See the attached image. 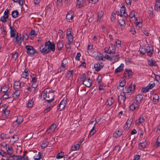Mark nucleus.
<instances>
[{"label": "nucleus", "instance_id": "obj_1", "mask_svg": "<svg viewBox=\"0 0 160 160\" xmlns=\"http://www.w3.org/2000/svg\"><path fill=\"white\" fill-rule=\"evenodd\" d=\"M40 50L43 53L47 54L50 51L53 52L55 50V44L49 41L47 42H45V44L40 47Z\"/></svg>", "mask_w": 160, "mask_h": 160}, {"label": "nucleus", "instance_id": "obj_2", "mask_svg": "<svg viewBox=\"0 0 160 160\" xmlns=\"http://www.w3.org/2000/svg\"><path fill=\"white\" fill-rule=\"evenodd\" d=\"M143 98V95L141 94H138L136 96L134 102L130 106V109L133 111H136L138 109L142 101Z\"/></svg>", "mask_w": 160, "mask_h": 160}, {"label": "nucleus", "instance_id": "obj_3", "mask_svg": "<svg viewBox=\"0 0 160 160\" xmlns=\"http://www.w3.org/2000/svg\"><path fill=\"white\" fill-rule=\"evenodd\" d=\"M136 12L133 10H132L129 12V15L128 16L129 17L130 21L131 22H134L137 27L138 26L139 28H141L142 26L141 22H138V19L136 17L135 13Z\"/></svg>", "mask_w": 160, "mask_h": 160}, {"label": "nucleus", "instance_id": "obj_4", "mask_svg": "<svg viewBox=\"0 0 160 160\" xmlns=\"http://www.w3.org/2000/svg\"><path fill=\"white\" fill-rule=\"evenodd\" d=\"M25 48L27 54L31 57L33 56L35 53H37L34 48L31 45H26Z\"/></svg>", "mask_w": 160, "mask_h": 160}, {"label": "nucleus", "instance_id": "obj_5", "mask_svg": "<svg viewBox=\"0 0 160 160\" xmlns=\"http://www.w3.org/2000/svg\"><path fill=\"white\" fill-rule=\"evenodd\" d=\"M115 50V45L112 44H110L109 47L104 48L105 52L109 54L114 53Z\"/></svg>", "mask_w": 160, "mask_h": 160}, {"label": "nucleus", "instance_id": "obj_6", "mask_svg": "<svg viewBox=\"0 0 160 160\" xmlns=\"http://www.w3.org/2000/svg\"><path fill=\"white\" fill-rule=\"evenodd\" d=\"M12 41L14 44L20 45L22 42L21 34L18 33H17L16 37L13 39Z\"/></svg>", "mask_w": 160, "mask_h": 160}, {"label": "nucleus", "instance_id": "obj_7", "mask_svg": "<svg viewBox=\"0 0 160 160\" xmlns=\"http://www.w3.org/2000/svg\"><path fill=\"white\" fill-rule=\"evenodd\" d=\"M135 89V86L134 85L131 84L129 87H126L124 88L123 89V92L125 93H129L133 92Z\"/></svg>", "mask_w": 160, "mask_h": 160}, {"label": "nucleus", "instance_id": "obj_8", "mask_svg": "<svg viewBox=\"0 0 160 160\" xmlns=\"http://www.w3.org/2000/svg\"><path fill=\"white\" fill-rule=\"evenodd\" d=\"M67 103V99L66 98H64L61 101L58 106V109L60 111H61L65 107Z\"/></svg>", "mask_w": 160, "mask_h": 160}, {"label": "nucleus", "instance_id": "obj_9", "mask_svg": "<svg viewBox=\"0 0 160 160\" xmlns=\"http://www.w3.org/2000/svg\"><path fill=\"white\" fill-rule=\"evenodd\" d=\"M57 127V125L56 124L54 123L52 124L49 128L47 129L46 132V133L48 134H49L53 132Z\"/></svg>", "mask_w": 160, "mask_h": 160}, {"label": "nucleus", "instance_id": "obj_10", "mask_svg": "<svg viewBox=\"0 0 160 160\" xmlns=\"http://www.w3.org/2000/svg\"><path fill=\"white\" fill-rule=\"evenodd\" d=\"M74 13L73 11H70L67 13L66 18L67 21L69 22H71L73 18Z\"/></svg>", "mask_w": 160, "mask_h": 160}, {"label": "nucleus", "instance_id": "obj_11", "mask_svg": "<svg viewBox=\"0 0 160 160\" xmlns=\"http://www.w3.org/2000/svg\"><path fill=\"white\" fill-rule=\"evenodd\" d=\"M126 98V95L125 93L123 92H122L121 94L119 96L118 98V100L120 103H124Z\"/></svg>", "mask_w": 160, "mask_h": 160}, {"label": "nucleus", "instance_id": "obj_12", "mask_svg": "<svg viewBox=\"0 0 160 160\" xmlns=\"http://www.w3.org/2000/svg\"><path fill=\"white\" fill-rule=\"evenodd\" d=\"M3 147L5 148L7 153L9 155H12L13 153L12 148L10 146L7 145V144L2 146Z\"/></svg>", "mask_w": 160, "mask_h": 160}, {"label": "nucleus", "instance_id": "obj_13", "mask_svg": "<svg viewBox=\"0 0 160 160\" xmlns=\"http://www.w3.org/2000/svg\"><path fill=\"white\" fill-rule=\"evenodd\" d=\"M82 83L88 87H90L92 84V82L90 78H88L86 79L83 80Z\"/></svg>", "mask_w": 160, "mask_h": 160}, {"label": "nucleus", "instance_id": "obj_14", "mask_svg": "<svg viewBox=\"0 0 160 160\" xmlns=\"http://www.w3.org/2000/svg\"><path fill=\"white\" fill-rule=\"evenodd\" d=\"M104 66L103 63L102 62H98L94 64V68L97 71H100Z\"/></svg>", "mask_w": 160, "mask_h": 160}, {"label": "nucleus", "instance_id": "obj_15", "mask_svg": "<svg viewBox=\"0 0 160 160\" xmlns=\"http://www.w3.org/2000/svg\"><path fill=\"white\" fill-rule=\"evenodd\" d=\"M132 122V118L128 119L127 121L126 125L124 127V129L128 130L131 126Z\"/></svg>", "mask_w": 160, "mask_h": 160}, {"label": "nucleus", "instance_id": "obj_16", "mask_svg": "<svg viewBox=\"0 0 160 160\" xmlns=\"http://www.w3.org/2000/svg\"><path fill=\"white\" fill-rule=\"evenodd\" d=\"M9 29H10V37H15V35L17 34V31L14 28L11 27L10 25H9Z\"/></svg>", "mask_w": 160, "mask_h": 160}, {"label": "nucleus", "instance_id": "obj_17", "mask_svg": "<svg viewBox=\"0 0 160 160\" xmlns=\"http://www.w3.org/2000/svg\"><path fill=\"white\" fill-rule=\"evenodd\" d=\"M104 12L103 11L101 10L98 12L97 14V22L98 23H99L101 21V18L103 16Z\"/></svg>", "mask_w": 160, "mask_h": 160}, {"label": "nucleus", "instance_id": "obj_18", "mask_svg": "<svg viewBox=\"0 0 160 160\" xmlns=\"http://www.w3.org/2000/svg\"><path fill=\"white\" fill-rule=\"evenodd\" d=\"M114 102V99L112 97L109 98L105 103V104L107 107L111 106Z\"/></svg>", "mask_w": 160, "mask_h": 160}, {"label": "nucleus", "instance_id": "obj_19", "mask_svg": "<svg viewBox=\"0 0 160 160\" xmlns=\"http://www.w3.org/2000/svg\"><path fill=\"white\" fill-rule=\"evenodd\" d=\"M125 7L122 6L120 9V16H124L125 17H128V14L125 12Z\"/></svg>", "mask_w": 160, "mask_h": 160}, {"label": "nucleus", "instance_id": "obj_20", "mask_svg": "<svg viewBox=\"0 0 160 160\" xmlns=\"http://www.w3.org/2000/svg\"><path fill=\"white\" fill-rule=\"evenodd\" d=\"M29 74L28 70L27 69H25L24 72L22 74V77L23 78L28 79Z\"/></svg>", "mask_w": 160, "mask_h": 160}, {"label": "nucleus", "instance_id": "obj_21", "mask_svg": "<svg viewBox=\"0 0 160 160\" xmlns=\"http://www.w3.org/2000/svg\"><path fill=\"white\" fill-rule=\"evenodd\" d=\"M9 87L8 85H5L3 86L1 88V92L2 93H6L8 92H9Z\"/></svg>", "mask_w": 160, "mask_h": 160}, {"label": "nucleus", "instance_id": "obj_22", "mask_svg": "<svg viewBox=\"0 0 160 160\" xmlns=\"http://www.w3.org/2000/svg\"><path fill=\"white\" fill-rule=\"evenodd\" d=\"M23 120V119L22 116H18L17 119L16 120V121L13 122V124L14 125L16 122H17V124L16 125V126H18L19 124H20L22 122Z\"/></svg>", "mask_w": 160, "mask_h": 160}, {"label": "nucleus", "instance_id": "obj_23", "mask_svg": "<svg viewBox=\"0 0 160 160\" xmlns=\"http://www.w3.org/2000/svg\"><path fill=\"white\" fill-rule=\"evenodd\" d=\"M124 74L125 77L129 78L132 76V72L131 70H126Z\"/></svg>", "mask_w": 160, "mask_h": 160}, {"label": "nucleus", "instance_id": "obj_24", "mask_svg": "<svg viewBox=\"0 0 160 160\" xmlns=\"http://www.w3.org/2000/svg\"><path fill=\"white\" fill-rule=\"evenodd\" d=\"M18 160H29L28 157L25 153L22 155H18Z\"/></svg>", "mask_w": 160, "mask_h": 160}, {"label": "nucleus", "instance_id": "obj_25", "mask_svg": "<svg viewBox=\"0 0 160 160\" xmlns=\"http://www.w3.org/2000/svg\"><path fill=\"white\" fill-rule=\"evenodd\" d=\"M84 0H77V7L78 8H81L84 7Z\"/></svg>", "mask_w": 160, "mask_h": 160}, {"label": "nucleus", "instance_id": "obj_26", "mask_svg": "<svg viewBox=\"0 0 160 160\" xmlns=\"http://www.w3.org/2000/svg\"><path fill=\"white\" fill-rule=\"evenodd\" d=\"M156 3L154 7V10L157 11L160 10V0H155Z\"/></svg>", "mask_w": 160, "mask_h": 160}, {"label": "nucleus", "instance_id": "obj_27", "mask_svg": "<svg viewBox=\"0 0 160 160\" xmlns=\"http://www.w3.org/2000/svg\"><path fill=\"white\" fill-rule=\"evenodd\" d=\"M118 22L120 24V28L122 29H123L125 26V20L122 19H120L118 20Z\"/></svg>", "mask_w": 160, "mask_h": 160}, {"label": "nucleus", "instance_id": "obj_28", "mask_svg": "<svg viewBox=\"0 0 160 160\" xmlns=\"http://www.w3.org/2000/svg\"><path fill=\"white\" fill-rule=\"evenodd\" d=\"M16 90H15V92L13 94V97L14 98H18L20 95L21 93V91L19 89H16Z\"/></svg>", "mask_w": 160, "mask_h": 160}, {"label": "nucleus", "instance_id": "obj_29", "mask_svg": "<svg viewBox=\"0 0 160 160\" xmlns=\"http://www.w3.org/2000/svg\"><path fill=\"white\" fill-rule=\"evenodd\" d=\"M124 67V64L122 63L121 64L119 67H118L115 71V73H117L120 72L123 70Z\"/></svg>", "mask_w": 160, "mask_h": 160}, {"label": "nucleus", "instance_id": "obj_30", "mask_svg": "<svg viewBox=\"0 0 160 160\" xmlns=\"http://www.w3.org/2000/svg\"><path fill=\"white\" fill-rule=\"evenodd\" d=\"M122 134V132L121 131L118 130L116 131L113 134V137L116 138L121 136Z\"/></svg>", "mask_w": 160, "mask_h": 160}, {"label": "nucleus", "instance_id": "obj_31", "mask_svg": "<svg viewBox=\"0 0 160 160\" xmlns=\"http://www.w3.org/2000/svg\"><path fill=\"white\" fill-rule=\"evenodd\" d=\"M152 47H147V53L148 56L150 57H151L153 52V51L152 50Z\"/></svg>", "mask_w": 160, "mask_h": 160}, {"label": "nucleus", "instance_id": "obj_32", "mask_svg": "<svg viewBox=\"0 0 160 160\" xmlns=\"http://www.w3.org/2000/svg\"><path fill=\"white\" fill-rule=\"evenodd\" d=\"M93 45L88 44V46L87 52L89 55L92 53L93 51Z\"/></svg>", "mask_w": 160, "mask_h": 160}, {"label": "nucleus", "instance_id": "obj_33", "mask_svg": "<svg viewBox=\"0 0 160 160\" xmlns=\"http://www.w3.org/2000/svg\"><path fill=\"white\" fill-rule=\"evenodd\" d=\"M49 143L47 139H46L44 140L41 146L42 148H44L46 147L48 145Z\"/></svg>", "mask_w": 160, "mask_h": 160}, {"label": "nucleus", "instance_id": "obj_34", "mask_svg": "<svg viewBox=\"0 0 160 160\" xmlns=\"http://www.w3.org/2000/svg\"><path fill=\"white\" fill-rule=\"evenodd\" d=\"M67 63V62H65V60H63L62 61L61 66V71H65Z\"/></svg>", "mask_w": 160, "mask_h": 160}, {"label": "nucleus", "instance_id": "obj_35", "mask_svg": "<svg viewBox=\"0 0 160 160\" xmlns=\"http://www.w3.org/2000/svg\"><path fill=\"white\" fill-rule=\"evenodd\" d=\"M2 110L4 111L5 117H8L10 111V108H8L6 109H2Z\"/></svg>", "mask_w": 160, "mask_h": 160}, {"label": "nucleus", "instance_id": "obj_36", "mask_svg": "<svg viewBox=\"0 0 160 160\" xmlns=\"http://www.w3.org/2000/svg\"><path fill=\"white\" fill-rule=\"evenodd\" d=\"M66 38L68 39V42H72L73 40V34L67 35L66 36Z\"/></svg>", "mask_w": 160, "mask_h": 160}, {"label": "nucleus", "instance_id": "obj_37", "mask_svg": "<svg viewBox=\"0 0 160 160\" xmlns=\"http://www.w3.org/2000/svg\"><path fill=\"white\" fill-rule=\"evenodd\" d=\"M148 65L150 66H155L156 63V62L152 59L148 60Z\"/></svg>", "mask_w": 160, "mask_h": 160}, {"label": "nucleus", "instance_id": "obj_38", "mask_svg": "<svg viewBox=\"0 0 160 160\" xmlns=\"http://www.w3.org/2000/svg\"><path fill=\"white\" fill-rule=\"evenodd\" d=\"M14 88L15 89H19L20 88V82L18 81H16L15 82L14 84Z\"/></svg>", "mask_w": 160, "mask_h": 160}, {"label": "nucleus", "instance_id": "obj_39", "mask_svg": "<svg viewBox=\"0 0 160 160\" xmlns=\"http://www.w3.org/2000/svg\"><path fill=\"white\" fill-rule=\"evenodd\" d=\"M3 93V94L2 95V98L3 99L6 100L10 98L9 92Z\"/></svg>", "mask_w": 160, "mask_h": 160}, {"label": "nucleus", "instance_id": "obj_40", "mask_svg": "<svg viewBox=\"0 0 160 160\" xmlns=\"http://www.w3.org/2000/svg\"><path fill=\"white\" fill-rule=\"evenodd\" d=\"M63 43L62 41H59L57 43V47L59 50H61L63 46Z\"/></svg>", "mask_w": 160, "mask_h": 160}, {"label": "nucleus", "instance_id": "obj_41", "mask_svg": "<svg viewBox=\"0 0 160 160\" xmlns=\"http://www.w3.org/2000/svg\"><path fill=\"white\" fill-rule=\"evenodd\" d=\"M115 45L116 47L119 48L121 47V41L119 39H116L115 42Z\"/></svg>", "mask_w": 160, "mask_h": 160}, {"label": "nucleus", "instance_id": "obj_42", "mask_svg": "<svg viewBox=\"0 0 160 160\" xmlns=\"http://www.w3.org/2000/svg\"><path fill=\"white\" fill-rule=\"evenodd\" d=\"M34 158L35 160H39L41 158V153L40 152H38L35 154Z\"/></svg>", "mask_w": 160, "mask_h": 160}, {"label": "nucleus", "instance_id": "obj_43", "mask_svg": "<svg viewBox=\"0 0 160 160\" xmlns=\"http://www.w3.org/2000/svg\"><path fill=\"white\" fill-rule=\"evenodd\" d=\"M159 97L158 94H155L153 97V101L155 104L157 103L158 101Z\"/></svg>", "mask_w": 160, "mask_h": 160}, {"label": "nucleus", "instance_id": "obj_44", "mask_svg": "<svg viewBox=\"0 0 160 160\" xmlns=\"http://www.w3.org/2000/svg\"><path fill=\"white\" fill-rule=\"evenodd\" d=\"M147 50V48L146 49L144 47H141L139 49L140 53L142 54H144L146 52Z\"/></svg>", "mask_w": 160, "mask_h": 160}, {"label": "nucleus", "instance_id": "obj_45", "mask_svg": "<svg viewBox=\"0 0 160 160\" xmlns=\"http://www.w3.org/2000/svg\"><path fill=\"white\" fill-rule=\"evenodd\" d=\"M119 86L118 87V88L119 87H123L126 84V81L125 80L121 81L120 80L119 81Z\"/></svg>", "mask_w": 160, "mask_h": 160}, {"label": "nucleus", "instance_id": "obj_46", "mask_svg": "<svg viewBox=\"0 0 160 160\" xmlns=\"http://www.w3.org/2000/svg\"><path fill=\"white\" fill-rule=\"evenodd\" d=\"M147 145V143L146 142H141L139 145V148H140L141 149H144L145 148Z\"/></svg>", "mask_w": 160, "mask_h": 160}, {"label": "nucleus", "instance_id": "obj_47", "mask_svg": "<svg viewBox=\"0 0 160 160\" xmlns=\"http://www.w3.org/2000/svg\"><path fill=\"white\" fill-rule=\"evenodd\" d=\"M1 138L2 140H4L8 138L9 136L6 134L2 133L1 135Z\"/></svg>", "mask_w": 160, "mask_h": 160}, {"label": "nucleus", "instance_id": "obj_48", "mask_svg": "<svg viewBox=\"0 0 160 160\" xmlns=\"http://www.w3.org/2000/svg\"><path fill=\"white\" fill-rule=\"evenodd\" d=\"M33 102L32 99L29 100L27 104V107L28 108H31L33 105Z\"/></svg>", "mask_w": 160, "mask_h": 160}, {"label": "nucleus", "instance_id": "obj_49", "mask_svg": "<svg viewBox=\"0 0 160 160\" xmlns=\"http://www.w3.org/2000/svg\"><path fill=\"white\" fill-rule=\"evenodd\" d=\"M64 156V153L62 152H61L57 155L56 158L58 159H60L62 158Z\"/></svg>", "mask_w": 160, "mask_h": 160}, {"label": "nucleus", "instance_id": "obj_50", "mask_svg": "<svg viewBox=\"0 0 160 160\" xmlns=\"http://www.w3.org/2000/svg\"><path fill=\"white\" fill-rule=\"evenodd\" d=\"M18 53L16 52L15 53L12 54L11 59L14 60H15L18 58Z\"/></svg>", "mask_w": 160, "mask_h": 160}, {"label": "nucleus", "instance_id": "obj_51", "mask_svg": "<svg viewBox=\"0 0 160 160\" xmlns=\"http://www.w3.org/2000/svg\"><path fill=\"white\" fill-rule=\"evenodd\" d=\"M18 14V12L17 10L14 11L12 12V15L13 18H16Z\"/></svg>", "mask_w": 160, "mask_h": 160}, {"label": "nucleus", "instance_id": "obj_52", "mask_svg": "<svg viewBox=\"0 0 160 160\" xmlns=\"http://www.w3.org/2000/svg\"><path fill=\"white\" fill-rule=\"evenodd\" d=\"M73 70H70L69 71H68L67 74H66V77H68V79H69V78L72 76L73 75Z\"/></svg>", "mask_w": 160, "mask_h": 160}, {"label": "nucleus", "instance_id": "obj_53", "mask_svg": "<svg viewBox=\"0 0 160 160\" xmlns=\"http://www.w3.org/2000/svg\"><path fill=\"white\" fill-rule=\"evenodd\" d=\"M79 148L78 145L76 144L72 147L71 149L72 151H75L78 150Z\"/></svg>", "mask_w": 160, "mask_h": 160}, {"label": "nucleus", "instance_id": "obj_54", "mask_svg": "<svg viewBox=\"0 0 160 160\" xmlns=\"http://www.w3.org/2000/svg\"><path fill=\"white\" fill-rule=\"evenodd\" d=\"M18 155H13L8 157V160H18Z\"/></svg>", "mask_w": 160, "mask_h": 160}, {"label": "nucleus", "instance_id": "obj_55", "mask_svg": "<svg viewBox=\"0 0 160 160\" xmlns=\"http://www.w3.org/2000/svg\"><path fill=\"white\" fill-rule=\"evenodd\" d=\"M102 76L101 75H99L97 79V81L98 83L100 84L102 82Z\"/></svg>", "mask_w": 160, "mask_h": 160}, {"label": "nucleus", "instance_id": "obj_56", "mask_svg": "<svg viewBox=\"0 0 160 160\" xmlns=\"http://www.w3.org/2000/svg\"><path fill=\"white\" fill-rule=\"evenodd\" d=\"M144 122V119L142 117H140L138 120L136 121V123L137 124L141 123Z\"/></svg>", "mask_w": 160, "mask_h": 160}, {"label": "nucleus", "instance_id": "obj_57", "mask_svg": "<svg viewBox=\"0 0 160 160\" xmlns=\"http://www.w3.org/2000/svg\"><path fill=\"white\" fill-rule=\"evenodd\" d=\"M95 125H94L90 132L89 135L92 136L96 132V130L95 129Z\"/></svg>", "mask_w": 160, "mask_h": 160}, {"label": "nucleus", "instance_id": "obj_58", "mask_svg": "<svg viewBox=\"0 0 160 160\" xmlns=\"http://www.w3.org/2000/svg\"><path fill=\"white\" fill-rule=\"evenodd\" d=\"M155 85V84L153 82H151L147 86L149 89H152Z\"/></svg>", "mask_w": 160, "mask_h": 160}, {"label": "nucleus", "instance_id": "obj_59", "mask_svg": "<svg viewBox=\"0 0 160 160\" xmlns=\"http://www.w3.org/2000/svg\"><path fill=\"white\" fill-rule=\"evenodd\" d=\"M22 38L23 40H28V34L26 33H24L22 35Z\"/></svg>", "mask_w": 160, "mask_h": 160}, {"label": "nucleus", "instance_id": "obj_60", "mask_svg": "<svg viewBox=\"0 0 160 160\" xmlns=\"http://www.w3.org/2000/svg\"><path fill=\"white\" fill-rule=\"evenodd\" d=\"M150 89L147 86L146 87L142 88V92L143 93H146L148 92Z\"/></svg>", "mask_w": 160, "mask_h": 160}, {"label": "nucleus", "instance_id": "obj_61", "mask_svg": "<svg viewBox=\"0 0 160 160\" xmlns=\"http://www.w3.org/2000/svg\"><path fill=\"white\" fill-rule=\"evenodd\" d=\"M8 18L5 17V16H3L1 18L0 21L3 22H6L7 21V19Z\"/></svg>", "mask_w": 160, "mask_h": 160}, {"label": "nucleus", "instance_id": "obj_62", "mask_svg": "<svg viewBox=\"0 0 160 160\" xmlns=\"http://www.w3.org/2000/svg\"><path fill=\"white\" fill-rule=\"evenodd\" d=\"M12 138L13 139V142H14L18 141L19 138L18 136L15 134L12 136Z\"/></svg>", "mask_w": 160, "mask_h": 160}, {"label": "nucleus", "instance_id": "obj_63", "mask_svg": "<svg viewBox=\"0 0 160 160\" xmlns=\"http://www.w3.org/2000/svg\"><path fill=\"white\" fill-rule=\"evenodd\" d=\"M9 10L8 9H6L4 12L3 16H5V17L8 18V17Z\"/></svg>", "mask_w": 160, "mask_h": 160}, {"label": "nucleus", "instance_id": "obj_64", "mask_svg": "<svg viewBox=\"0 0 160 160\" xmlns=\"http://www.w3.org/2000/svg\"><path fill=\"white\" fill-rule=\"evenodd\" d=\"M7 153L3 150L0 149V155L2 156H5L7 155Z\"/></svg>", "mask_w": 160, "mask_h": 160}]
</instances>
